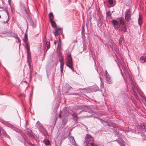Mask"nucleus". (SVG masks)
Returning a JSON list of instances; mask_svg holds the SVG:
<instances>
[{"instance_id":"nucleus-41","label":"nucleus","mask_w":146,"mask_h":146,"mask_svg":"<svg viewBox=\"0 0 146 146\" xmlns=\"http://www.w3.org/2000/svg\"><path fill=\"white\" fill-rule=\"evenodd\" d=\"M11 0H8V2L9 5H11L10 3L11 2Z\"/></svg>"},{"instance_id":"nucleus-34","label":"nucleus","mask_w":146,"mask_h":146,"mask_svg":"<svg viewBox=\"0 0 146 146\" xmlns=\"http://www.w3.org/2000/svg\"><path fill=\"white\" fill-rule=\"evenodd\" d=\"M6 13H7V16H8V19H7V21L5 22L4 21V23H7L8 22V21H9V13L8 11H6Z\"/></svg>"},{"instance_id":"nucleus-18","label":"nucleus","mask_w":146,"mask_h":146,"mask_svg":"<svg viewBox=\"0 0 146 146\" xmlns=\"http://www.w3.org/2000/svg\"><path fill=\"white\" fill-rule=\"evenodd\" d=\"M140 128L143 131H146V125L144 123L141 124L140 125Z\"/></svg>"},{"instance_id":"nucleus-45","label":"nucleus","mask_w":146,"mask_h":146,"mask_svg":"<svg viewBox=\"0 0 146 146\" xmlns=\"http://www.w3.org/2000/svg\"><path fill=\"white\" fill-rule=\"evenodd\" d=\"M96 70H97V71L98 72V73H99L98 72V68H96Z\"/></svg>"},{"instance_id":"nucleus-8","label":"nucleus","mask_w":146,"mask_h":146,"mask_svg":"<svg viewBox=\"0 0 146 146\" xmlns=\"http://www.w3.org/2000/svg\"><path fill=\"white\" fill-rule=\"evenodd\" d=\"M62 30L61 29H57L56 27L55 28L54 31V36L56 37V38H57V37H59V35L60 34H62Z\"/></svg>"},{"instance_id":"nucleus-30","label":"nucleus","mask_w":146,"mask_h":146,"mask_svg":"<svg viewBox=\"0 0 146 146\" xmlns=\"http://www.w3.org/2000/svg\"><path fill=\"white\" fill-rule=\"evenodd\" d=\"M65 88L67 90H70L72 88V87H71L70 86H69L68 84L66 85L65 86Z\"/></svg>"},{"instance_id":"nucleus-51","label":"nucleus","mask_w":146,"mask_h":146,"mask_svg":"<svg viewBox=\"0 0 146 146\" xmlns=\"http://www.w3.org/2000/svg\"><path fill=\"white\" fill-rule=\"evenodd\" d=\"M54 74H53V75L52 76V77H54Z\"/></svg>"},{"instance_id":"nucleus-44","label":"nucleus","mask_w":146,"mask_h":146,"mask_svg":"<svg viewBox=\"0 0 146 146\" xmlns=\"http://www.w3.org/2000/svg\"><path fill=\"white\" fill-rule=\"evenodd\" d=\"M17 39H18V41H19V37L17 36Z\"/></svg>"},{"instance_id":"nucleus-38","label":"nucleus","mask_w":146,"mask_h":146,"mask_svg":"<svg viewBox=\"0 0 146 146\" xmlns=\"http://www.w3.org/2000/svg\"><path fill=\"white\" fill-rule=\"evenodd\" d=\"M107 15L108 16H110L111 15L110 11L106 13Z\"/></svg>"},{"instance_id":"nucleus-26","label":"nucleus","mask_w":146,"mask_h":146,"mask_svg":"<svg viewBox=\"0 0 146 146\" xmlns=\"http://www.w3.org/2000/svg\"><path fill=\"white\" fill-rule=\"evenodd\" d=\"M72 116H73V118L75 120L77 121L78 119V117L77 116V115L75 113H74L72 114Z\"/></svg>"},{"instance_id":"nucleus-10","label":"nucleus","mask_w":146,"mask_h":146,"mask_svg":"<svg viewBox=\"0 0 146 146\" xmlns=\"http://www.w3.org/2000/svg\"><path fill=\"white\" fill-rule=\"evenodd\" d=\"M119 27L122 33H124L126 32V25L124 21Z\"/></svg>"},{"instance_id":"nucleus-2","label":"nucleus","mask_w":146,"mask_h":146,"mask_svg":"<svg viewBox=\"0 0 146 146\" xmlns=\"http://www.w3.org/2000/svg\"><path fill=\"white\" fill-rule=\"evenodd\" d=\"M124 19L123 17L117 18L116 19H113L111 21V23L113 24L115 29H118L122 23H123Z\"/></svg>"},{"instance_id":"nucleus-55","label":"nucleus","mask_w":146,"mask_h":146,"mask_svg":"<svg viewBox=\"0 0 146 146\" xmlns=\"http://www.w3.org/2000/svg\"><path fill=\"white\" fill-rule=\"evenodd\" d=\"M75 145H76V146H77V145H76V144Z\"/></svg>"},{"instance_id":"nucleus-47","label":"nucleus","mask_w":146,"mask_h":146,"mask_svg":"<svg viewBox=\"0 0 146 146\" xmlns=\"http://www.w3.org/2000/svg\"><path fill=\"white\" fill-rule=\"evenodd\" d=\"M145 59L146 62V56H145Z\"/></svg>"},{"instance_id":"nucleus-22","label":"nucleus","mask_w":146,"mask_h":146,"mask_svg":"<svg viewBox=\"0 0 146 146\" xmlns=\"http://www.w3.org/2000/svg\"><path fill=\"white\" fill-rule=\"evenodd\" d=\"M119 144L120 146H125L124 142L122 141L121 142L120 141H118L117 140H115Z\"/></svg>"},{"instance_id":"nucleus-36","label":"nucleus","mask_w":146,"mask_h":146,"mask_svg":"<svg viewBox=\"0 0 146 146\" xmlns=\"http://www.w3.org/2000/svg\"><path fill=\"white\" fill-rule=\"evenodd\" d=\"M29 66L30 67V78H31V76H32V75H31L32 73L33 72L32 69H31V68L30 67V66L29 64Z\"/></svg>"},{"instance_id":"nucleus-43","label":"nucleus","mask_w":146,"mask_h":146,"mask_svg":"<svg viewBox=\"0 0 146 146\" xmlns=\"http://www.w3.org/2000/svg\"><path fill=\"white\" fill-rule=\"evenodd\" d=\"M56 41H54V44L55 45H56Z\"/></svg>"},{"instance_id":"nucleus-29","label":"nucleus","mask_w":146,"mask_h":146,"mask_svg":"<svg viewBox=\"0 0 146 146\" xmlns=\"http://www.w3.org/2000/svg\"><path fill=\"white\" fill-rule=\"evenodd\" d=\"M58 38H59L58 44V46L57 47L58 48H60V46H61V40L60 39V37H58Z\"/></svg>"},{"instance_id":"nucleus-52","label":"nucleus","mask_w":146,"mask_h":146,"mask_svg":"<svg viewBox=\"0 0 146 146\" xmlns=\"http://www.w3.org/2000/svg\"><path fill=\"white\" fill-rule=\"evenodd\" d=\"M66 137H64V138H62V139H64V138H66Z\"/></svg>"},{"instance_id":"nucleus-46","label":"nucleus","mask_w":146,"mask_h":146,"mask_svg":"<svg viewBox=\"0 0 146 146\" xmlns=\"http://www.w3.org/2000/svg\"><path fill=\"white\" fill-rule=\"evenodd\" d=\"M23 82H25V83L27 84V82L26 81H24Z\"/></svg>"},{"instance_id":"nucleus-49","label":"nucleus","mask_w":146,"mask_h":146,"mask_svg":"<svg viewBox=\"0 0 146 146\" xmlns=\"http://www.w3.org/2000/svg\"><path fill=\"white\" fill-rule=\"evenodd\" d=\"M100 80L101 81L102 78L101 77H100Z\"/></svg>"},{"instance_id":"nucleus-19","label":"nucleus","mask_w":146,"mask_h":146,"mask_svg":"<svg viewBox=\"0 0 146 146\" xmlns=\"http://www.w3.org/2000/svg\"><path fill=\"white\" fill-rule=\"evenodd\" d=\"M60 62V71L61 73H62L63 72V70L64 68V63L60 59L59 60Z\"/></svg>"},{"instance_id":"nucleus-3","label":"nucleus","mask_w":146,"mask_h":146,"mask_svg":"<svg viewBox=\"0 0 146 146\" xmlns=\"http://www.w3.org/2000/svg\"><path fill=\"white\" fill-rule=\"evenodd\" d=\"M66 65L69 67L72 71L74 72L73 66L72 58L70 54H68L66 58Z\"/></svg>"},{"instance_id":"nucleus-53","label":"nucleus","mask_w":146,"mask_h":146,"mask_svg":"<svg viewBox=\"0 0 146 146\" xmlns=\"http://www.w3.org/2000/svg\"><path fill=\"white\" fill-rule=\"evenodd\" d=\"M108 126H110V125H109L108 124Z\"/></svg>"},{"instance_id":"nucleus-31","label":"nucleus","mask_w":146,"mask_h":146,"mask_svg":"<svg viewBox=\"0 0 146 146\" xmlns=\"http://www.w3.org/2000/svg\"><path fill=\"white\" fill-rule=\"evenodd\" d=\"M49 17L50 20H52L53 19V16L52 13H50L49 14Z\"/></svg>"},{"instance_id":"nucleus-33","label":"nucleus","mask_w":146,"mask_h":146,"mask_svg":"<svg viewBox=\"0 0 146 146\" xmlns=\"http://www.w3.org/2000/svg\"><path fill=\"white\" fill-rule=\"evenodd\" d=\"M27 59L29 62L31 61V54H27Z\"/></svg>"},{"instance_id":"nucleus-21","label":"nucleus","mask_w":146,"mask_h":146,"mask_svg":"<svg viewBox=\"0 0 146 146\" xmlns=\"http://www.w3.org/2000/svg\"><path fill=\"white\" fill-rule=\"evenodd\" d=\"M50 22L52 27L55 28L56 27V25L55 21L53 19L50 20Z\"/></svg>"},{"instance_id":"nucleus-54","label":"nucleus","mask_w":146,"mask_h":146,"mask_svg":"<svg viewBox=\"0 0 146 146\" xmlns=\"http://www.w3.org/2000/svg\"><path fill=\"white\" fill-rule=\"evenodd\" d=\"M1 17V15H0V18Z\"/></svg>"},{"instance_id":"nucleus-27","label":"nucleus","mask_w":146,"mask_h":146,"mask_svg":"<svg viewBox=\"0 0 146 146\" xmlns=\"http://www.w3.org/2000/svg\"><path fill=\"white\" fill-rule=\"evenodd\" d=\"M145 59V56L142 57L140 59V61L141 63H144L145 62H146V61Z\"/></svg>"},{"instance_id":"nucleus-42","label":"nucleus","mask_w":146,"mask_h":146,"mask_svg":"<svg viewBox=\"0 0 146 146\" xmlns=\"http://www.w3.org/2000/svg\"><path fill=\"white\" fill-rule=\"evenodd\" d=\"M59 117L60 118L61 117V116L60 114H59Z\"/></svg>"},{"instance_id":"nucleus-7","label":"nucleus","mask_w":146,"mask_h":146,"mask_svg":"<svg viewBox=\"0 0 146 146\" xmlns=\"http://www.w3.org/2000/svg\"><path fill=\"white\" fill-rule=\"evenodd\" d=\"M105 76L107 82L109 84H111L112 83L111 79L107 70H105Z\"/></svg>"},{"instance_id":"nucleus-48","label":"nucleus","mask_w":146,"mask_h":146,"mask_svg":"<svg viewBox=\"0 0 146 146\" xmlns=\"http://www.w3.org/2000/svg\"><path fill=\"white\" fill-rule=\"evenodd\" d=\"M84 126H85V127L86 129H87V126H85V125H84Z\"/></svg>"},{"instance_id":"nucleus-11","label":"nucleus","mask_w":146,"mask_h":146,"mask_svg":"<svg viewBox=\"0 0 146 146\" xmlns=\"http://www.w3.org/2000/svg\"><path fill=\"white\" fill-rule=\"evenodd\" d=\"M6 125L8 127L12 129H13L14 130H15V131L18 132H19L20 133L22 132L19 129L16 128V127H15L13 125L9 123L8 122H7V123Z\"/></svg>"},{"instance_id":"nucleus-6","label":"nucleus","mask_w":146,"mask_h":146,"mask_svg":"<svg viewBox=\"0 0 146 146\" xmlns=\"http://www.w3.org/2000/svg\"><path fill=\"white\" fill-rule=\"evenodd\" d=\"M131 15L129 9L126 10L125 14V18L126 20L128 22L131 19Z\"/></svg>"},{"instance_id":"nucleus-24","label":"nucleus","mask_w":146,"mask_h":146,"mask_svg":"<svg viewBox=\"0 0 146 146\" xmlns=\"http://www.w3.org/2000/svg\"><path fill=\"white\" fill-rule=\"evenodd\" d=\"M124 38L122 36L120 37L119 40V44L121 45L122 44V42Z\"/></svg>"},{"instance_id":"nucleus-14","label":"nucleus","mask_w":146,"mask_h":146,"mask_svg":"<svg viewBox=\"0 0 146 146\" xmlns=\"http://www.w3.org/2000/svg\"><path fill=\"white\" fill-rule=\"evenodd\" d=\"M36 126L39 130H42L44 129L42 126L38 121L36 123Z\"/></svg>"},{"instance_id":"nucleus-9","label":"nucleus","mask_w":146,"mask_h":146,"mask_svg":"<svg viewBox=\"0 0 146 146\" xmlns=\"http://www.w3.org/2000/svg\"><path fill=\"white\" fill-rule=\"evenodd\" d=\"M78 110L81 109L82 110L80 111L81 112L83 111H90V108H89L88 106H80L78 108Z\"/></svg>"},{"instance_id":"nucleus-28","label":"nucleus","mask_w":146,"mask_h":146,"mask_svg":"<svg viewBox=\"0 0 146 146\" xmlns=\"http://www.w3.org/2000/svg\"><path fill=\"white\" fill-rule=\"evenodd\" d=\"M28 40V37L26 35V34H25L24 38V41L25 42V45H26V43H28L27 42V41Z\"/></svg>"},{"instance_id":"nucleus-17","label":"nucleus","mask_w":146,"mask_h":146,"mask_svg":"<svg viewBox=\"0 0 146 146\" xmlns=\"http://www.w3.org/2000/svg\"><path fill=\"white\" fill-rule=\"evenodd\" d=\"M1 131L2 132L4 136H5V137H6L9 139L10 138V137L7 135V134L5 130L4 129H1Z\"/></svg>"},{"instance_id":"nucleus-20","label":"nucleus","mask_w":146,"mask_h":146,"mask_svg":"<svg viewBox=\"0 0 146 146\" xmlns=\"http://www.w3.org/2000/svg\"><path fill=\"white\" fill-rule=\"evenodd\" d=\"M142 17L139 14L138 19V23L139 25L140 26L142 23Z\"/></svg>"},{"instance_id":"nucleus-13","label":"nucleus","mask_w":146,"mask_h":146,"mask_svg":"<svg viewBox=\"0 0 146 146\" xmlns=\"http://www.w3.org/2000/svg\"><path fill=\"white\" fill-rule=\"evenodd\" d=\"M111 49L113 50H115L117 51V45L113 42L111 41V44L110 45Z\"/></svg>"},{"instance_id":"nucleus-40","label":"nucleus","mask_w":146,"mask_h":146,"mask_svg":"<svg viewBox=\"0 0 146 146\" xmlns=\"http://www.w3.org/2000/svg\"><path fill=\"white\" fill-rule=\"evenodd\" d=\"M31 24L33 27L34 28L35 27V25L34 23L33 22H31Z\"/></svg>"},{"instance_id":"nucleus-37","label":"nucleus","mask_w":146,"mask_h":146,"mask_svg":"<svg viewBox=\"0 0 146 146\" xmlns=\"http://www.w3.org/2000/svg\"><path fill=\"white\" fill-rule=\"evenodd\" d=\"M109 4L111 5H112L113 3V0H108Z\"/></svg>"},{"instance_id":"nucleus-15","label":"nucleus","mask_w":146,"mask_h":146,"mask_svg":"<svg viewBox=\"0 0 146 146\" xmlns=\"http://www.w3.org/2000/svg\"><path fill=\"white\" fill-rule=\"evenodd\" d=\"M69 139L70 141V143L73 145H76L75 141L73 137L70 136L69 137Z\"/></svg>"},{"instance_id":"nucleus-23","label":"nucleus","mask_w":146,"mask_h":146,"mask_svg":"<svg viewBox=\"0 0 146 146\" xmlns=\"http://www.w3.org/2000/svg\"><path fill=\"white\" fill-rule=\"evenodd\" d=\"M46 45L47 49L49 48H50V41L49 40H46Z\"/></svg>"},{"instance_id":"nucleus-4","label":"nucleus","mask_w":146,"mask_h":146,"mask_svg":"<svg viewBox=\"0 0 146 146\" xmlns=\"http://www.w3.org/2000/svg\"><path fill=\"white\" fill-rule=\"evenodd\" d=\"M21 134L24 139V143L25 146H35L28 140L26 136L23 133L21 132Z\"/></svg>"},{"instance_id":"nucleus-5","label":"nucleus","mask_w":146,"mask_h":146,"mask_svg":"<svg viewBox=\"0 0 146 146\" xmlns=\"http://www.w3.org/2000/svg\"><path fill=\"white\" fill-rule=\"evenodd\" d=\"M86 141L87 144H90L93 146V138L90 135L86 134L85 137Z\"/></svg>"},{"instance_id":"nucleus-32","label":"nucleus","mask_w":146,"mask_h":146,"mask_svg":"<svg viewBox=\"0 0 146 146\" xmlns=\"http://www.w3.org/2000/svg\"><path fill=\"white\" fill-rule=\"evenodd\" d=\"M0 122L5 125H6L7 122V121L2 119H0Z\"/></svg>"},{"instance_id":"nucleus-25","label":"nucleus","mask_w":146,"mask_h":146,"mask_svg":"<svg viewBox=\"0 0 146 146\" xmlns=\"http://www.w3.org/2000/svg\"><path fill=\"white\" fill-rule=\"evenodd\" d=\"M43 142L44 144L47 145H49L50 144V141L48 139H44V140Z\"/></svg>"},{"instance_id":"nucleus-39","label":"nucleus","mask_w":146,"mask_h":146,"mask_svg":"<svg viewBox=\"0 0 146 146\" xmlns=\"http://www.w3.org/2000/svg\"><path fill=\"white\" fill-rule=\"evenodd\" d=\"M23 9L26 12V13H27L26 8H25L24 6H23Z\"/></svg>"},{"instance_id":"nucleus-12","label":"nucleus","mask_w":146,"mask_h":146,"mask_svg":"<svg viewBox=\"0 0 146 146\" xmlns=\"http://www.w3.org/2000/svg\"><path fill=\"white\" fill-rule=\"evenodd\" d=\"M27 133L29 137H31L32 138L34 139L35 138V137L31 129H27Z\"/></svg>"},{"instance_id":"nucleus-1","label":"nucleus","mask_w":146,"mask_h":146,"mask_svg":"<svg viewBox=\"0 0 146 146\" xmlns=\"http://www.w3.org/2000/svg\"><path fill=\"white\" fill-rule=\"evenodd\" d=\"M125 73L126 76L128 77L129 80L130 81V83L131 85V86L132 87L134 95L135 96L136 99H138V97L137 94V92L138 91L137 85L135 84V83L133 81L132 78L130 76L129 73L127 70L125 71Z\"/></svg>"},{"instance_id":"nucleus-35","label":"nucleus","mask_w":146,"mask_h":146,"mask_svg":"<svg viewBox=\"0 0 146 146\" xmlns=\"http://www.w3.org/2000/svg\"><path fill=\"white\" fill-rule=\"evenodd\" d=\"M99 27H101L102 25V22L101 21H99L98 23Z\"/></svg>"},{"instance_id":"nucleus-16","label":"nucleus","mask_w":146,"mask_h":146,"mask_svg":"<svg viewBox=\"0 0 146 146\" xmlns=\"http://www.w3.org/2000/svg\"><path fill=\"white\" fill-rule=\"evenodd\" d=\"M25 47L26 48L27 50V54H31L30 46L28 43H26V45H25Z\"/></svg>"},{"instance_id":"nucleus-50","label":"nucleus","mask_w":146,"mask_h":146,"mask_svg":"<svg viewBox=\"0 0 146 146\" xmlns=\"http://www.w3.org/2000/svg\"><path fill=\"white\" fill-rule=\"evenodd\" d=\"M88 144H87V145H86L85 146H89V145H88Z\"/></svg>"}]
</instances>
